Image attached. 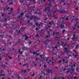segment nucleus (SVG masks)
I'll use <instances>...</instances> for the list:
<instances>
[{"instance_id": "54", "label": "nucleus", "mask_w": 79, "mask_h": 79, "mask_svg": "<svg viewBox=\"0 0 79 79\" xmlns=\"http://www.w3.org/2000/svg\"><path fill=\"white\" fill-rule=\"evenodd\" d=\"M53 10H57V8H55L54 7V6H53Z\"/></svg>"}, {"instance_id": "62", "label": "nucleus", "mask_w": 79, "mask_h": 79, "mask_svg": "<svg viewBox=\"0 0 79 79\" xmlns=\"http://www.w3.org/2000/svg\"><path fill=\"white\" fill-rule=\"evenodd\" d=\"M48 37H49V35H48L47 36H46L45 39H47V38H48Z\"/></svg>"}, {"instance_id": "21", "label": "nucleus", "mask_w": 79, "mask_h": 79, "mask_svg": "<svg viewBox=\"0 0 79 79\" xmlns=\"http://www.w3.org/2000/svg\"><path fill=\"white\" fill-rule=\"evenodd\" d=\"M34 14H37V15H39H39H40V14H41V12H39V13H37V11H36L35 12H34L33 13Z\"/></svg>"}, {"instance_id": "22", "label": "nucleus", "mask_w": 79, "mask_h": 79, "mask_svg": "<svg viewBox=\"0 0 79 79\" xmlns=\"http://www.w3.org/2000/svg\"><path fill=\"white\" fill-rule=\"evenodd\" d=\"M15 31H16V32H17L18 34H20V30H15Z\"/></svg>"}, {"instance_id": "10", "label": "nucleus", "mask_w": 79, "mask_h": 79, "mask_svg": "<svg viewBox=\"0 0 79 79\" xmlns=\"http://www.w3.org/2000/svg\"><path fill=\"white\" fill-rule=\"evenodd\" d=\"M44 55V53H43V54L41 55H40V60H42V61H43V60H42V59H44V57H43V55Z\"/></svg>"}, {"instance_id": "31", "label": "nucleus", "mask_w": 79, "mask_h": 79, "mask_svg": "<svg viewBox=\"0 0 79 79\" xmlns=\"http://www.w3.org/2000/svg\"><path fill=\"white\" fill-rule=\"evenodd\" d=\"M60 54L61 55H65V54H64V53L63 52L61 51L60 52Z\"/></svg>"}, {"instance_id": "59", "label": "nucleus", "mask_w": 79, "mask_h": 79, "mask_svg": "<svg viewBox=\"0 0 79 79\" xmlns=\"http://www.w3.org/2000/svg\"><path fill=\"white\" fill-rule=\"evenodd\" d=\"M5 59L6 60V61H8V58H7V57L5 58Z\"/></svg>"}, {"instance_id": "5", "label": "nucleus", "mask_w": 79, "mask_h": 79, "mask_svg": "<svg viewBox=\"0 0 79 79\" xmlns=\"http://www.w3.org/2000/svg\"><path fill=\"white\" fill-rule=\"evenodd\" d=\"M33 18L34 19H36V18H37V17L35 16H34L32 15H31V17L30 18V20H32Z\"/></svg>"}, {"instance_id": "18", "label": "nucleus", "mask_w": 79, "mask_h": 79, "mask_svg": "<svg viewBox=\"0 0 79 79\" xmlns=\"http://www.w3.org/2000/svg\"><path fill=\"white\" fill-rule=\"evenodd\" d=\"M25 37H26L25 38V40H27V39H28V36L26 35H24Z\"/></svg>"}, {"instance_id": "37", "label": "nucleus", "mask_w": 79, "mask_h": 79, "mask_svg": "<svg viewBox=\"0 0 79 79\" xmlns=\"http://www.w3.org/2000/svg\"><path fill=\"white\" fill-rule=\"evenodd\" d=\"M0 76H1V77H2V76H5V74H2V73H1L0 74Z\"/></svg>"}, {"instance_id": "36", "label": "nucleus", "mask_w": 79, "mask_h": 79, "mask_svg": "<svg viewBox=\"0 0 79 79\" xmlns=\"http://www.w3.org/2000/svg\"><path fill=\"white\" fill-rule=\"evenodd\" d=\"M30 1H32L33 3H34L35 2V0H30Z\"/></svg>"}, {"instance_id": "45", "label": "nucleus", "mask_w": 79, "mask_h": 79, "mask_svg": "<svg viewBox=\"0 0 79 79\" xmlns=\"http://www.w3.org/2000/svg\"><path fill=\"white\" fill-rule=\"evenodd\" d=\"M32 44V42L31 41H30V42L28 43V44L29 45H30V44Z\"/></svg>"}, {"instance_id": "29", "label": "nucleus", "mask_w": 79, "mask_h": 79, "mask_svg": "<svg viewBox=\"0 0 79 79\" xmlns=\"http://www.w3.org/2000/svg\"><path fill=\"white\" fill-rule=\"evenodd\" d=\"M52 52H54V51H55V48L52 47Z\"/></svg>"}, {"instance_id": "24", "label": "nucleus", "mask_w": 79, "mask_h": 79, "mask_svg": "<svg viewBox=\"0 0 79 79\" xmlns=\"http://www.w3.org/2000/svg\"><path fill=\"white\" fill-rule=\"evenodd\" d=\"M50 27H51V25H48V27H46L45 28L46 29H48L49 28H50Z\"/></svg>"}, {"instance_id": "44", "label": "nucleus", "mask_w": 79, "mask_h": 79, "mask_svg": "<svg viewBox=\"0 0 79 79\" xmlns=\"http://www.w3.org/2000/svg\"><path fill=\"white\" fill-rule=\"evenodd\" d=\"M44 43L45 45H47V42H46V41H44Z\"/></svg>"}, {"instance_id": "13", "label": "nucleus", "mask_w": 79, "mask_h": 79, "mask_svg": "<svg viewBox=\"0 0 79 79\" xmlns=\"http://www.w3.org/2000/svg\"><path fill=\"white\" fill-rule=\"evenodd\" d=\"M79 37H73V38H72V40L73 41H75V42H76L77 41V40H75V39H79Z\"/></svg>"}, {"instance_id": "7", "label": "nucleus", "mask_w": 79, "mask_h": 79, "mask_svg": "<svg viewBox=\"0 0 79 79\" xmlns=\"http://www.w3.org/2000/svg\"><path fill=\"white\" fill-rule=\"evenodd\" d=\"M61 43L62 44L61 45L62 46V47H64L65 46L67 45V44H66V43H64V42H61Z\"/></svg>"}, {"instance_id": "19", "label": "nucleus", "mask_w": 79, "mask_h": 79, "mask_svg": "<svg viewBox=\"0 0 79 79\" xmlns=\"http://www.w3.org/2000/svg\"><path fill=\"white\" fill-rule=\"evenodd\" d=\"M64 50H65L64 52H69V51H67L68 50V49L67 48H64Z\"/></svg>"}, {"instance_id": "11", "label": "nucleus", "mask_w": 79, "mask_h": 79, "mask_svg": "<svg viewBox=\"0 0 79 79\" xmlns=\"http://www.w3.org/2000/svg\"><path fill=\"white\" fill-rule=\"evenodd\" d=\"M7 20H10V16H8V17L6 19V18H5V22H7Z\"/></svg>"}, {"instance_id": "16", "label": "nucleus", "mask_w": 79, "mask_h": 79, "mask_svg": "<svg viewBox=\"0 0 79 79\" xmlns=\"http://www.w3.org/2000/svg\"><path fill=\"white\" fill-rule=\"evenodd\" d=\"M24 5H26V6H27V7H29V6L30 5H31V3L28 4V3H26V2H25Z\"/></svg>"}, {"instance_id": "58", "label": "nucleus", "mask_w": 79, "mask_h": 79, "mask_svg": "<svg viewBox=\"0 0 79 79\" xmlns=\"http://www.w3.org/2000/svg\"><path fill=\"white\" fill-rule=\"evenodd\" d=\"M55 38H59V39H60V37H58V36H55Z\"/></svg>"}, {"instance_id": "39", "label": "nucleus", "mask_w": 79, "mask_h": 79, "mask_svg": "<svg viewBox=\"0 0 79 79\" xmlns=\"http://www.w3.org/2000/svg\"><path fill=\"white\" fill-rule=\"evenodd\" d=\"M64 1L63 0H61V1L59 3L60 4H61V3H62V2H64Z\"/></svg>"}, {"instance_id": "40", "label": "nucleus", "mask_w": 79, "mask_h": 79, "mask_svg": "<svg viewBox=\"0 0 79 79\" xmlns=\"http://www.w3.org/2000/svg\"><path fill=\"white\" fill-rule=\"evenodd\" d=\"M79 46V44H77L76 46V49H77V48Z\"/></svg>"}, {"instance_id": "28", "label": "nucleus", "mask_w": 79, "mask_h": 79, "mask_svg": "<svg viewBox=\"0 0 79 79\" xmlns=\"http://www.w3.org/2000/svg\"><path fill=\"white\" fill-rule=\"evenodd\" d=\"M25 29V28L24 27H22L20 28V30H24Z\"/></svg>"}, {"instance_id": "60", "label": "nucleus", "mask_w": 79, "mask_h": 79, "mask_svg": "<svg viewBox=\"0 0 79 79\" xmlns=\"http://www.w3.org/2000/svg\"><path fill=\"white\" fill-rule=\"evenodd\" d=\"M73 66L74 67H76V64H74L73 65Z\"/></svg>"}, {"instance_id": "4", "label": "nucleus", "mask_w": 79, "mask_h": 79, "mask_svg": "<svg viewBox=\"0 0 79 79\" xmlns=\"http://www.w3.org/2000/svg\"><path fill=\"white\" fill-rule=\"evenodd\" d=\"M54 12V13H56V12H60V13H64V10H54L53 11Z\"/></svg>"}, {"instance_id": "50", "label": "nucleus", "mask_w": 79, "mask_h": 79, "mask_svg": "<svg viewBox=\"0 0 79 79\" xmlns=\"http://www.w3.org/2000/svg\"><path fill=\"white\" fill-rule=\"evenodd\" d=\"M37 11H38V12H40V13H42V12H40V9H38Z\"/></svg>"}, {"instance_id": "26", "label": "nucleus", "mask_w": 79, "mask_h": 79, "mask_svg": "<svg viewBox=\"0 0 79 79\" xmlns=\"http://www.w3.org/2000/svg\"><path fill=\"white\" fill-rule=\"evenodd\" d=\"M22 49L23 50H26L27 48L25 47H23Z\"/></svg>"}, {"instance_id": "1", "label": "nucleus", "mask_w": 79, "mask_h": 79, "mask_svg": "<svg viewBox=\"0 0 79 79\" xmlns=\"http://www.w3.org/2000/svg\"><path fill=\"white\" fill-rule=\"evenodd\" d=\"M51 7V3H50L48 6L46 7H45V9L43 11V12L46 11V10H48V11H49V13H48V17H51L52 16V14L51 12H50V8Z\"/></svg>"}, {"instance_id": "30", "label": "nucleus", "mask_w": 79, "mask_h": 79, "mask_svg": "<svg viewBox=\"0 0 79 79\" xmlns=\"http://www.w3.org/2000/svg\"><path fill=\"white\" fill-rule=\"evenodd\" d=\"M28 64H29L28 63H26L23 65V66H28Z\"/></svg>"}, {"instance_id": "12", "label": "nucleus", "mask_w": 79, "mask_h": 79, "mask_svg": "<svg viewBox=\"0 0 79 79\" xmlns=\"http://www.w3.org/2000/svg\"><path fill=\"white\" fill-rule=\"evenodd\" d=\"M62 61L64 62V63H68V61L69 60H65V59H63L62 60Z\"/></svg>"}, {"instance_id": "49", "label": "nucleus", "mask_w": 79, "mask_h": 79, "mask_svg": "<svg viewBox=\"0 0 79 79\" xmlns=\"http://www.w3.org/2000/svg\"><path fill=\"white\" fill-rule=\"evenodd\" d=\"M66 70V68H64L63 70V71H65V70Z\"/></svg>"}, {"instance_id": "33", "label": "nucleus", "mask_w": 79, "mask_h": 79, "mask_svg": "<svg viewBox=\"0 0 79 79\" xmlns=\"http://www.w3.org/2000/svg\"><path fill=\"white\" fill-rule=\"evenodd\" d=\"M20 15L21 16H24V14L23 13L21 12L20 13Z\"/></svg>"}, {"instance_id": "35", "label": "nucleus", "mask_w": 79, "mask_h": 79, "mask_svg": "<svg viewBox=\"0 0 79 79\" xmlns=\"http://www.w3.org/2000/svg\"><path fill=\"white\" fill-rule=\"evenodd\" d=\"M2 66L4 68H6V66H5V65L3 64H2Z\"/></svg>"}, {"instance_id": "56", "label": "nucleus", "mask_w": 79, "mask_h": 79, "mask_svg": "<svg viewBox=\"0 0 79 79\" xmlns=\"http://www.w3.org/2000/svg\"><path fill=\"white\" fill-rule=\"evenodd\" d=\"M37 41L39 42H40V40L39 39H38Z\"/></svg>"}, {"instance_id": "38", "label": "nucleus", "mask_w": 79, "mask_h": 79, "mask_svg": "<svg viewBox=\"0 0 79 79\" xmlns=\"http://www.w3.org/2000/svg\"><path fill=\"white\" fill-rule=\"evenodd\" d=\"M21 18V15H19V16L17 17L18 19H19V18Z\"/></svg>"}, {"instance_id": "25", "label": "nucleus", "mask_w": 79, "mask_h": 79, "mask_svg": "<svg viewBox=\"0 0 79 79\" xmlns=\"http://www.w3.org/2000/svg\"><path fill=\"white\" fill-rule=\"evenodd\" d=\"M3 35H4V32L2 33L0 35V36L1 37H3Z\"/></svg>"}, {"instance_id": "48", "label": "nucleus", "mask_w": 79, "mask_h": 79, "mask_svg": "<svg viewBox=\"0 0 79 79\" xmlns=\"http://www.w3.org/2000/svg\"><path fill=\"white\" fill-rule=\"evenodd\" d=\"M19 9H18V13H17V15H18V13H19Z\"/></svg>"}, {"instance_id": "14", "label": "nucleus", "mask_w": 79, "mask_h": 79, "mask_svg": "<svg viewBox=\"0 0 79 79\" xmlns=\"http://www.w3.org/2000/svg\"><path fill=\"white\" fill-rule=\"evenodd\" d=\"M25 17H26V18L27 19H28V18H29L30 16V15H27L26 14L25 15H24Z\"/></svg>"}, {"instance_id": "42", "label": "nucleus", "mask_w": 79, "mask_h": 79, "mask_svg": "<svg viewBox=\"0 0 79 79\" xmlns=\"http://www.w3.org/2000/svg\"><path fill=\"white\" fill-rule=\"evenodd\" d=\"M11 10L9 11H13V7H11L10 9Z\"/></svg>"}, {"instance_id": "8", "label": "nucleus", "mask_w": 79, "mask_h": 79, "mask_svg": "<svg viewBox=\"0 0 79 79\" xmlns=\"http://www.w3.org/2000/svg\"><path fill=\"white\" fill-rule=\"evenodd\" d=\"M59 26H60V28L63 29H64V25L63 24H61L60 25L59 24Z\"/></svg>"}, {"instance_id": "3", "label": "nucleus", "mask_w": 79, "mask_h": 79, "mask_svg": "<svg viewBox=\"0 0 79 79\" xmlns=\"http://www.w3.org/2000/svg\"><path fill=\"white\" fill-rule=\"evenodd\" d=\"M55 68H56V69H57V67H56V66H55V67H53L52 68V69H48L46 70V71L47 72H48V73H50L51 74H52V73H52V71H53V70L52 69H55Z\"/></svg>"}, {"instance_id": "55", "label": "nucleus", "mask_w": 79, "mask_h": 79, "mask_svg": "<svg viewBox=\"0 0 79 79\" xmlns=\"http://www.w3.org/2000/svg\"><path fill=\"white\" fill-rule=\"evenodd\" d=\"M35 74V73L34 72H33V74L31 75V76H34Z\"/></svg>"}, {"instance_id": "9", "label": "nucleus", "mask_w": 79, "mask_h": 79, "mask_svg": "<svg viewBox=\"0 0 79 79\" xmlns=\"http://www.w3.org/2000/svg\"><path fill=\"white\" fill-rule=\"evenodd\" d=\"M49 59V57H48L46 58V61H47V63H48V64H49L50 63H49V62H50V61H51L50 60V59L48 60Z\"/></svg>"}, {"instance_id": "23", "label": "nucleus", "mask_w": 79, "mask_h": 79, "mask_svg": "<svg viewBox=\"0 0 79 79\" xmlns=\"http://www.w3.org/2000/svg\"><path fill=\"white\" fill-rule=\"evenodd\" d=\"M42 24V23H41L39 25L38 23H37L36 22L35 23L36 26H39V27L40 26V24Z\"/></svg>"}, {"instance_id": "20", "label": "nucleus", "mask_w": 79, "mask_h": 79, "mask_svg": "<svg viewBox=\"0 0 79 79\" xmlns=\"http://www.w3.org/2000/svg\"><path fill=\"white\" fill-rule=\"evenodd\" d=\"M19 53L20 55H21L22 53H23V51H21V49H19Z\"/></svg>"}, {"instance_id": "2", "label": "nucleus", "mask_w": 79, "mask_h": 79, "mask_svg": "<svg viewBox=\"0 0 79 79\" xmlns=\"http://www.w3.org/2000/svg\"><path fill=\"white\" fill-rule=\"evenodd\" d=\"M71 67V68L70 69H67L68 70L66 72V73H70L71 74L72 73H73L74 71V69H73V66H70Z\"/></svg>"}, {"instance_id": "46", "label": "nucleus", "mask_w": 79, "mask_h": 79, "mask_svg": "<svg viewBox=\"0 0 79 79\" xmlns=\"http://www.w3.org/2000/svg\"><path fill=\"white\" fill-rule=\"evenodd\" d=\"M77 56H78V55H77L76 54L75 56H74V57L75 58H76V57H77Z\"/></svg>"}, {"instance_id": "61", "label": "nucleus", "mask_w": 79, "mask_h": 79, "mask_svg": "<svg viewBox=\"0 0 79 79\" xmlns=\"http://www.w3.org/2000/svg\"><path fill=\"white\" fill-rule=\"evenodd\" d=\"M10 5H13V2H10Z\"/></svg>"}, {"instance_id": "32", "label": "nucleus", "mask_w": 79, "mask_h": 79, "mask_svg": "<svg viewBox=\"0 0 79 79\" xmlns=\"http://www.w3.org/2000/svg\"><path fill=\"white\" fill-rule=\"evenodd\" d=\"M38 51H36V52H32L31 53L33 54V55H35V54H36V53H37V52Z\"/></svg>"}, {"instance_id": "64", "label": "nucleus", "mask_w": 79, "mask_h": 79, "mask_svg": "<svg viewBox=\"0 0 79 79\" xmlns=\"http://www.w3.org/2000/svg\"><path fill=\"white\" fill-rule=\"evenodd\" d=\"M74 27H77V24H75L74 25Z\"/></svg>"}, {"instance_id": "52", "label": "nucleus", "mask_w": 79, "mask_h": 79, "mask_svg": "<svg viewBox=\"0 0 79 79\" xmlns=\"http://www.w3.org/2000/svg\"><path fill=\"white\" fill-rule=\"evenodd\" d=\"M78 68H78V67L76 68L77 69H76V71H77V72L78 71Z\"/></svg>"}, {"instance_id": "43", "label": "nucleus", "mask_w": 79, "mask_h": 79, "mask_svg": "<svg viewBox=\"0 0 79 79\" xmlns=\"http://www.w3.org/2000/svg\"><path fill=\"white\" fill-rule=\"evenodd\" d=\"M66 5H68V6H67V8H69V3H67Z\"/></svg>"}, {"instance_id": "53", "label": "nucleus", "mask_w": 79, "mask_h": 79, "mask_svg": "<svg viewBox=\"0 0 79 79\" xmlns=\"http://www.w3.org/2000/svg\"><path fill=\"white\" fill-rule=\"evenodd\" d=\"M46 42H50V40H49L48 39H47L46 40Z\"/></svg>"}, {"instance_id": "17", "label": "nucleus", "mask_w": 79, "mask_h": 79, "mask_svg": "<svg viewBox=\"0 0 79 79\" xmlns=\"http://www.w3.org/2000/svg\"><path fill=\"white\" fill-rule=\"evenodd\" d=\"M17 42L19 43H16V44H15L14 45H12L13 46H15L16 45H17V44H19V42H21V40L19 39V40H18L17 41Z\"/></svg>"}, {"instance_id": "51", "label": "nucleus", "mask_w": 79, "mask_h": 79, "mask_svg": "<svg viewBox=\"0 0 79 79\" xmlns=\"http://www.w3.org/2000/svg\"><path fill=\"white\" fill-rule=\"evenodd\" d=\"M30 23V20L28 19V21L27 22V23H28V24H29Z\"/></svg>"}, {"instance_id": "15", "label": "nucleus", "mask_w": 79, "mask_h": 79, "mask_svg": "<svg viewBox=\"0 0 79 79\" xmlns=\"http://www.w3.org/2000/svg\"><path fill=\"white\" fill-rule=\"evenodd\" d=\"M49 25H52V24H54V22H53V20H52L51 22L48 23Z\"/></svg>"}, {"instance_id": "6", "label": "nucleus", "mask_w": 79, "mask_h": 79, "mask_svg": "<svg viewBox=\"0 0 79 79\" xmlns=\"http://www.w3.org/2000/svg\"><path fill=\"white\" fill-rule=\"evenodd\" d=\"M61 19L63 20H67V21H68V20H69L68 18V17H62Z\"/></svg>"}, {"instance_id": "47", "label": "nucleus", "mask_w": 79, "mask_h": 79, "mask_svg": "<svg viewBox=\"0 0 79 79\" xmlns=\"http://www.w3.org/2000/svg\"><path fill=\"white\" fill-rule=\"evenodd\" d=\"M54 58H55V56L52 57V61H53V60H54Z\"/></svg>"}, {"instance_id": "34", "label": "nucleus", "mask_w": 79, "mask_h": 79, "mask_svg": "<svg viewBox=\"0 0 79 79\" xmlns=\"http://www.w3.org/2000/svg\"><path fill=\"white\" fill-rule=\"evenodd\" d=\"M65 32V29H63L62 31V34H64V33Z\"/></svg>"}, {"instance_id": "57", "label": "nucleus", "mask_w": 79, "mask_h": 79, "mask_svg": "<svg viewBox=\"0 0 79 79\" xmlns=\"http://www.w3.org/2000/svg\"><path fill=\"white\" fill-rule=\"evenodd\" d=\"M55 32H53V36H55Z\"/></svg>"}, {"instance_id": "27", "label": "nucleus", "mask_w": 79, "mask_h": 79, "mask_svg": "<svg viewBox=\"0 0 79 79\" xmlns=\"http://www.w3.org/2000/svg\"><path fill=\"white\" fill-rule=\"evenodd\" d=\"M4 8V11H5V10H9V9L10 8L7 7V8L6 9V8Z\"/></svg>"}, {"instance_id": "41", "label": "nucleus", "mask_w": 79, "mask_h": 79, "mask_svg": "<svg viewBox=\"0 0 79 79\" xmlns=\"http://www.w3.org/2000/svg\"><path fill=\"white\" fill-rule=\"evenodd\" d=\"M8 56L9 59H10V60H11L12 59V57H10V56Z\"/></svg>"}, {"instance_id": "63", "label": "nucleus", "mask_w": 79, "mask_h": 79, "mask_svg": "<svg viewBox=\"0 0 79 79\" xmlns=\"http://www.w3.org/2000/svg\"><path fill=\"white\" fill-rule=\"evenodd\" d=\"M35 31H38V28H37V27H36L35 29Z\"/></svg>"}]
</instances>
